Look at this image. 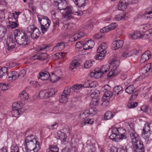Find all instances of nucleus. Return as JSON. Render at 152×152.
Here are the masks:
<instances>
[{
	"instance_id": "3c124183",
	"label": "nucleus",
	"mask_w": 152,
	"mask_h": 152,
	"mask_svg": "<svg viewBox=\"0 0 152 152\" xmlns=\"http://www.w3.org/2000/svg\"><path fill=\"white\" fill-rule=\"evenodd\" d=\"M8 89V87L6 84H0V92H1V94L3 91L7 90Z\"/></svg>"
},
{
	"instance_id": "49530a36",
	"label": "nucleus",
	"mask_w": 152,
	"mask_h": 152,
	"mask_svg": "<svg viewBox=\"0 0 152 152\" xmlns=\"http://www.w3.org/2000/svg\"><path fill=\"white\" fill-rule=\"evenodd\" d=\"M84 34L83 32H80L78 34H76L75 35V37L73 39V40L77 41L80 38L83 37L84 36Z\"/></svg>"
},
{
	"instance_id": "7ed1b4c3",
	"label": "nucleus",
	"mask_w": 152,
	"mask_h": 152,
	"mask_svg": "<svg viewBox=\"0 0 152 152\" xmlns=\"http://www.w3.org/2000/svg\"><path fill=\"white\" fill-rule=\"evenodd\" d=\"M26 32L34 39L38 38L40 34L39 29L34 25L29 26L27 28Z\"/></svg>"
},
{
	"instance_id": "4c0bfd02",
	"label": "nucleus",
	"mask_w": 152,
	"mask_h": 152,
	"mask_svg": "<svg viewBox=\"0 0 152 152\" xmlns=\"http://www.w3.org/2000/svg\"><path fill=\"white\" fill-rule=\"evenodd\" d=\"M58 148L56 145H53L50 146L49 148L47 149V152H58Z\"/></svg>"
},
{
	"instance_id": "423d86ee",
	"label": "nucleus",
	"mask_w": 152,
	"mask_h": 152,
	"mask_svg": "<svg viewBox=\"0 0 152 152\" xmlns=\"http://www.w3.org/2000/svg\"><path fill=\"white\" fill-rule=\"evenodd\" d=\"M55 93V89L52 88L48 90H44L39 93V96L41 99H44L50 97Z\"/></svg>"
},
{
	"instance_id": "e2e57ef3",
	"label": "nucleus",
	"mask_w": 152,
	"mask_h": 152,
	"mask_svg": "<svg viewBox=\"0 0 152 152\" xmlns=\"http://www.w3.org/2000/svg\"><path fill=\"white\" fill-rule=\"evenodd\" d=\"M10 152H19V147L17 146H12L11 148Z\"/></svg>"
},
{
	"instance_id": "a211bd4d",
	"label": "nucleus",
	"mask_w": 152,
	"mask_h": 152,
	"mask_svg": "<svg viewBox=\"0 0 152 152\" xmlns=\"http://www.w3.org/2000/svg\"><path fill=\"white\" fill-rule=\"evenodd\" d=\"M151 55L149 51H147L143 53L141 56L140 63H143L148 60Z\"/></svg>"
},
{
	"instance_id": "aec40b11",
	"label": "nucleus",
	"mask_w": 152,
	"mask_h": 152,
	"mask_svg": "<svg viewBox=\"0 0 152 152\" xmlns=\"http://www.w3.org/2000/svg\"><path fill=\"white\" fill-rule=\"evenodd\" d=\"M109 64L112 69L118 70L117 68L120 64V62L118 60L114 59L111 61L109 62Z\"/></svg>"
},
{
	"instance_id": "6e6552de",
	"label": "nucleus",
	"mask_w": 152,
	"mask_h": 152,
	"mask_svg": "<svg viewBox=\"0 0 152 152\" xmlns=\"http://www.w3.org/2000/svg\"><path fill=\"white\" fill-rule=\"evenodd\" d=\"M71 88L69 87L65 88L61 95V98L59 99L60 102L66 103L68 101V98L71 92Z\"/></svg>"
},
{
	"instance_id": "c9c22d12",
	"label": "nucleus",
	"mask_w": 152,
	"mask_h": 152,
	"mask_svg": "<svg viewBox=\"0 0 152 152\" xmlns=\"http://www.w3.org/2000/svg\"><path fill=\"white\" fill-rule=\"evenodd\" d=\"M58 134L59 139L61 141L63 142L66 141V136L65 133L61 132H59L58 133Z\"/></svg>"
},
{
	"instance_id": "ea45409f",
	"label": "nucleus",
	"mask_w": 152,
	"mask_h": 152,
	"mask_svg": "<svg viewBox=\"0 0 152 152\" xmlns=\"http://www.w3.org/2000/svg\"><path fill=\"white\" fill-rule=\"evenodd\" d=\"M79 65V64L75 60L73 61L69 65V68L71 70L76 68Z\"/></svg>"
},
{
	"instance_id": "2eb2a0df",
	"label": "nucleus",
	"mask_w": 152,
	"mask_h": 152,
	"mask_svg": "<svg viewBox=\"0 0 152 152\" xmlns=\"http://www.w3.org/2000/svg\"><path fill=\"white\" fill-rule=\"evenodd\" d=\"M19 77L18 73L16 72H12L9 73L7 76V78L10 81L16 80Z\"/></svg>"
},
{
	"instance_id": "0eeeda50",
	"label": "nucleus",
	"mask_w": 152,
	"mask_h": 152,
	"mask_svg": "<svg viewBox=\"0 0 152 152\" xmlns=\"http://www.w3.org/2000/svg\"><path fill=\"white\" fill-rule=\"evenodd\" d=\"M113 128V133H116L117 135L118 136L119 139L121 141L123 139H126V130L124 128L122 127H114Z\"/></svg>"
},
{
	"instance_id": "9d476101",
	"label": "nucleus",
	"mask_w": 152,
	"mask_h": 152,
	"mask_svg": "<svg viewBox=\"0 0 152 152\" xmlns=\"http://www.w3.org/2000/svg\"><path fill=\"white\" fill-rule=\"evenodd\" d=\"M47 46H41L37 47L36 50L38 52L42 51V52H40L39 53L40 60H44L47 58L48 55L46 53V49L47 48Z\"/></svg>"
},
{
	"instance_id": "37998d69",
	"label": "nucleus",
	"mask_w": 152,
	"mask_h": 152,
	"mask_svg": "<svg viewBox=\"0 0 152 152\" xmlns=\"http://www.w3.org/2000/svg\"><path fill=\"white\" fill-rule=\"evenodd\" d=\"M134 124L133 123H130L129 125V127H128V128L129 129V132L130 133V137H131V134H137L136 133L134 130ZM134 136V134H133Z\"/></svg>"
},
{
	"instance_id": "cd10ccee",
	"label": "nucleus",
	"mask_w": 152,
	"mask_h": 152,
	"mask_svg": "<svg viewBox=\"0 0 152 152\" xmlns=\"http://www.w3.org/2000/svg\"><path fill=\"white\" fill-rule=\"evenodd\" d=\"M65 46V44L64 42H60L57 44L53 48V50H61L64 49Z\"/></svg>"
},
{
	"instance_id": "f8f14e48",
	"label": "nucleus",
	"mask_w": 152,
	"mask_h": 152,
	"mask_svg": "<svg viewBox=\"0 0 152 152\" xmlns=\"http://www.w3.org/2000/svg\"><path fill=\"white\" fill-rule=\"evenodd\" d=\"M37 17L40 25H50L51 21L47 16L39 15Z\"/></svg>"
},
{
	"instance_id": "20e7f679",
	"label": "nucleus",
	"mask_w": 152,
	"mask_h": 152,
	"mask_svg": "<svg viewBox=\"0 0 152 152\" xmlns=\"http://www.w3.org/2000/svg\"><path fill=\"white\" fill-rule=\"evenodd\" d=\"M131 134L132 142L133 146L134 149L138 148L145 149L144 146L142 142L139 139V137L137 134Z\"/></svg>"
},
{
	"instance_id": "2f4dec72",
	"label": "nucleus",
	"mask_w": 152,
	"mask_h": 152,
	"mask_svg": "<svg viewBox=\"0 0 152 152\" xmlns=\"http://www.w3.org/2000/svg\"><path fill=\"white\" fill-rule=\"evenodd\" d=\"M21 111L20 110H19L12 108L11 113L13 116L18 118L19 115L21 114Z\"/></svg>"
},
{
	"instance_id": "f3484780",
	"label": "nucleus",
	"mask_w": 152,
	"mask_h": 152,
	"mask_svg": "<svg viewBox=\"0 0 152 152\" xmlns=\"http://www.w3.org/2000/svg\"><path fill=\"white\" fill-rule=\"evenodd\" d=\"M38 78L42 80H46L50 78V75L47 72H42L38 75Z\"/></svg>"
},
{
	"instance_id": "774afa93",
	"label": "nucleus",
	"mask_w": 152,
	"mask_h": 152,
	"mask_svg": "<svg viewBox=\"0 0 152 152\" xmlns=\"http://www.w3.org/2000/svg\"><path fill=\"white\" fill-rule=\"evenodd\" d=\"M109 29L108 26H106L104 27L100 30L101 33H104L110 31Z\"/></svg>"
},
{
	"instance_id": "1a4fd4ad",
	"label": "nucleus",
	"mask_w": 152,
	"mask_h": 152,
	"mask_svg": "<svg viewBox=\"0 0 152 152\" xmlns=\"http://www.w3.org/2000/svg\"><path fill=\"white\" fill-rule=\"evenodd\" d=\"M96 113V109L95 108H91L88 110H86L80 114V117L84 119L85 118L90 116H93Z\"/></svg>"
},
{
	"instance_id": "0e129e2a",
	"label": "nucleus",
	"mask_w": 152,
	"mask_h": 152,
	"mask_svg": "<svg viewBox=\"0 0 152 152\" xmlns=\"http://www.w3.org/2000/svg\"><path fill=\"white\" fill-rule=\"evenodd\" d=\"M9 23L10 24V27L11 28H14L18 26L17 23L15 21L13 22L9 21Z\"/></svg>"
},
{
	"instance_id": "473e14b6",
	"label": "nucleus",
	"mask_w": 152,
	"mask_h": 152,
	"mask_svg": "<svg viewBox=\"0 0 152 152\" xmlns=\"http://www.w3.org/2000/svg\"><path fill=\"white\" fill-rule=\"evenodd\" d=\"M149 65L148 64L145 65L144 67L142 68L140 71V72L141 74H145L147 73L149 71H150L149 69Z\"/></svg>"
},
{
	"instance_id": "052dcab7",
	"label": "nucleus",
	"mask_w": 152,
	"mask_h": 152,
	"mask_svg": "<svg viewBox=\"0 0 152 152\" xmlns=\"http://www.w3.org/2000/svg\"><path fill=\"white\" fill-rule=\"evenodd\" d=\"M65 56V53L63 52L57 53L54 55L55 57L56 56L58 58H61L62 57L64 56Z\"/></svg>"
},
{
	"instance_id": "58836bf2",
	"label": "nucleus",
	"mask_w": 152,
	"mask_h": 152,
	"mask_svg": "<svg viewBox=\"0 0 152 152\" xmlns=\"http://www.w3.org/2000/svg\"><path fill=\"white\" fill-rule=\"evenodd\" d=\"M75 3L79 7H82L85 5V0H75Z\"/></svg>"
},
{
	"instance_id": "39448f33",
	"label": "nucleus",
	"mask_w": 152,
	"mask_h": 152,
	"mask_svg": "<svg viewBox=\"0 0 152 152\" xmlns=\"http://www.w3.org/2000/svg\"><path fill=\"white\" fill-rule=\"evenodd\" d=\"M150 125V124L148 123L145 124L142 131V136L145 140L148 142V143L151 140L150 134H152V132Z\"/></svg>"
},
{
	"instance_id": "f257e3e1",
	"label": "nucleus",
	"mask_w": 152,
	"mask_h": 152,
	"mask_svg": "<svg viewBox=\"0 0 152 152\" xmlns=\"http://www.w3.org/2000/svg\"><path fill=\"white\" fill-rule=\"evenodd\" d=\"M23 145L26 152H38L40 148L39 142L32 135L25 137Z\"/></svg>"
},
{
	"instance_id": "412c9836",
	"label": "nucleus",
	"mask_w": 152,
	"mask_h": 152,
	"mask_svg": "<svg viewBox=\"0 0 152 152\" xmlns=\"http://www.w3.org/2000/svg\"><path fill=\"white\" fill-rule=\"evenodd\" d=\"M14 34L15 40L16 39L18 38H20L22 37L26 34L21 30L18 29L15 30Z\"/></svg>"
},
{
	"instance_id": "13d9d810",
	"label": "nucleus",
	"mask_w": 152,
	"mask_h": 152,
	"mask_svg": "<svg viewBox=\"0 0 152 152\" xmlns=\"http://www.w3.org/2000/svg\"><path fill=\"white\" fill-rule=\"evenodd\" d=\"M58 124L57 123H55L53 124L50 125H48L47 126L50 129H56L58 127Z\"/></svg>"
},
{
	"instance_id": "bf43d9fd",
	"label": "nucleus",
	"mask_w": 152,
	"mask_h": 152,
	"mask_svg": "<svg viewBox=\"0 0 152 152\" xmlns=\"http://www.w3.org/2000/svg\"><path fill=\"white\" fill-rule=\"evenodd\" d=\"M86 42H87V44L88 45V47H89L90 49L93 48L94 45L95 43L94 41L91 40L87 41Z\"/></svg>"
},
{
	"instance_id": "ddd939ff",
	"label": "nucleus",
	"mask_w": 152,
	"mask_h": 152,
	"mask_svg": "<svg viewBox=\"0 0 152 152\" xmlns=\"http://www.w3.org/2000/svg\"><path fill=\"white\" fill-rule=\"evenodd\" d=\"M130 3L129 0H121L118 3V9L121 11H124L127 8V6Z\"/></svg>"
},
{
	"instance_id": "72a5a7b5",
	"label": "nucleus",
	"mask_w": 152,
	"mask_h": 152,
	"mask_svg": "<svg viewBox=\"0 0 152 152\" xmlns=\"http://www.w3.org/2000/svg\"><path fill=\"white\" fill-rule=\"evenodd\" d=\"M126 17V14L122 13L116 15L115 16V19L117 20H120L124 19Z\"/></svg>"
},
{
	"instance_id": "7c9ffc66",
	"label": "nucleus",
	"mask_w": 152,
	"mask_h": 152,
	"mask_svg": "<svg viewBox=\"0 0 152 152\" xmlns=\"http://www.w3.org/2000/svg\"><path fill=\"white\" fill-rule=\"evenodd\" d=\"M135 90V88L133 85H130L128 86L125 89L126 92L129 94H132Z\"/></svg>"
},
{
	"instance_id": "4468645a",
	"label": "nucleus",
	"mask_w": 152,
	"mask_h": 152,
	"mask_svg": "<svg viewBox=\"0 0 152 152\" xmlns=\"http://www.w3.org/2000/svg\"><path fill=\"white\" fill-rule=\"evenodd\" d=\"M5 44L8 50L13 48L15 46V40L11 37H9L7 39Z\"/></svg>"
},
{
	"instance_id": "b1692460",
	"label": "nucleus",
	"mask_w": 152,
	"mask_h": 152,
	"mask_svg": "<svg viewBox=\"0 0 152 152\" xmlns=\"http://www.w3.org/2000/svg\"><path fill=\"white\" fill-rule=\"evenodd\" d=\"M85 119L83 121H82L80 123V126L81 127L83 126L86 124L89 125L92 124L94 122V120L93 119H89L88 118H85Z\"/></svg>"
},
{
	"instance_id": "6e6d98bb",
	"label": "nucleus",
	"mask_w": 152,
	"mask_h": 152,
	"mask_svg": "<svg viewBox=\"0 0 152 152\" xmlns=\"http://www.w3.org/2000/svg\"><path fill=\"white\" fill-rule=\"evenodd\" d=\"M99 97L97 98H94L93 97L91 101V103L93 105L96 106L97 105L98 103L99 100Z\"/></svg>"
},
{
	"instance_id": "5fc2aeb1",
	"label": "nucleus",
	"mask_w": 152,
	"mask_h": 152,
	"mask_svg": "<svg viewBox=\"0 0 152 152\" xmlns=\"http://www.w3.org/2000/svg\"><path fill=\"white\" fill-rule=\"evenodd\" d=\"M5 11V9L0 10V22H2L5 19V13L4 12Z\"/></svg>"
},
{
	"instance_id": "79ce46f5",
	"label": "nucleus",
	"mask_w": 152,
	"mask_h": 152,
	"mask_svg": "<svg viewBox=\"0 0 152 152\" xmlns=\"http://www.w3.org/2000/svg\"><path fill=\"white\" fill-rule=\"evenodd\" d=\"M103 75V74L101 73V72L100 70L98 71H95L94 72H91L90 74L91 76H92L93 75L95 78H99Z\"/></svg>"
},
{
	"instance_id": "a19ab883",
	"label": "nucleus",
	"mask_w": 152,
	"mask_h": 152,
	"mask_svg": "<svg viewBox=\"0 0 152 152\" xmlns=\"http://www.w3.org/2000/svg\"><path fill=\"white\" fill-rule=\"evenodd\" d=\"M8 72V69L6 67H3L1 68H0V78L6 75Z\"/></svg>"
},
{
	"instance_id": "9b49d317",
	"label": "nucleus",
	"mask_w": 152,
	"mask_h": 152,
	"mask_svg": "<svg viewBox=\"0 0 152 152\" xmlns=\"http://www.w3.org/2000/svg\"><path fill=\"white\" fill-rule=\"evenodd\" d=\"M16 43L19 45L24 46L28 44V39L27 34L15 40Z\"/></svg>"
},
{
	"instance_id": "a18cd8bd",
	"label": "nucleus",
	"mask_w": 152,
	"mask_h": 152,
	"mask_svg": "<svg viewBox=\"0 0 152 152\" xmlns=\"http://www.w3.org/2000/svg\"><path fill=\"white\" fill-rule=\"evenodd\" d=\"M94 63V61L91 60L87 61L84 63V67L87 69L89 68L92 66Z\"/></svg>"
},
{
	"instance_id": "a878e982",
	"label": "nucleus",
	"mask_w": 152,
	"mask_h": 152,
	"mask_svg": "<svg viewBox=\"0 0 152 152\" xmlns=\"http://www.w3.org/2000/svg\"><path fill=\"white\" fill-rule=\"evenodd\" d=\"M7 31L6 28L4 26L0 25V38H3Z\"/></svg>"
},
{
	"instance_id": "6ab92c4d",
	"label": "nucleus",
	"mask_w": 152,
	"mask_h": 152,
	"mask_svg": "<svg viewBox=\"0 0 152 152\" xmlns=\"http://www.w3.org/2000/svg\"><path fill=\"white\" fill-rule=\"evenodd\" d=\"M124 42L121 40H117L113 43L112 47L114 50H117L122 47Z\"/></svg>"
},
{
	"instance_id": "f704fd0d",
	"label": "nucleus",
	"mask_w": 152,
	"mask_h": 152,
	"mask_svg": "<svg viewBox=\"0 0 152 152\" xmlns=\"http://www.w3.org/2000/svg\"><path fill=\"white\" fill-rule=\"evenodd\" d=\"M114 116L112 112L110 111H107L104 115V119L106 120L111 119Z\"/></svg>"
},
{
	"instance_id": "09e8293b",
	"label": "nucleus",
	"mask_w": 152,
	"mask_h": 152,
	"mask_svg": "<svg viewBox=\"0 0 152 152\" xmlns=\"http://www.w3.org/2000/svg\"><path fill=\"white\" fill-rule=\"evenodd\" d=\"M132 56V53L131 52L130 50H126L123 52L122 56L124 58L129 57Z\"/></svg>"
},
{
	"instance_id": "de8ad7c7",
	"label": "nucleus",
	"mask_w": 152,
	"mask_h": 152,
	"mask_svg": "<svg viewBox=\"0 0 152 152\" xmlns=\"http://www.w3.org/2000/svg\"><path fill=\"white\" fill-rule=\"evenodd\" d=\"M98 53L99 54L94 56L95 58L96 59L102 60L104 58V54L106 53L98 52Z\"/></svg>"
},
{
	"instance_id": "864d4df0",
	"label": "nucleus",
	"mask_w": 152,
	"mask_h": 152,
	"mask_svg": "<svg viewBox=\"0 0 152 152\" xmlns=\"http://www.w3.org/2000/svg\"><path fill=\"white\" fill-rule=\"evenodd\" d=\"M50 78L51 81L53 82H55L60 79V77H58L57 76L54 74L53 73H52L51 75H50Z\"/></svg>"
},
{
	"instance_id": "c756f323",
	"label": "nucleus",
	"mask_w": 152,
	"mask_h": 152,
	"mask_svg": "<svg viewBox=\"0 0 152 152\" xmlns=\"http://www.w3.org/2000/svg\"><path fill=\"white\" fill-rule=\"evenodd\" d=\"M110 68V66L108 64L103 65L100 69L101 73L103 74H106L109 71Z\"/></svg>"
},
{
	"instance_id": "c03bdc74",
	"label": "nucleus",
	"mask_w": 152,
	"mask_h": 152,
	"mask_svg": "<svg viewBox=\"0 0 152 152\" xmlns=\"http://www.w3.org/2000/svg\"><path fill=\"white\" fill-rule=\"evenodd\" d=\"M50 25H40L41 31L43 34L45 33L49 29Z\"/></svg>"
},
{
	"instance_id": "4d7b16f0",
	"label": "nucleus",
	"mask_w": 152,
	"mask_h": 152,
	"mask_svg": "<svg viewBox=\"0 0 152 152\" xmlns=\"http://www.w3.org/2000/svg\"><path fill=\"white\" fill-rule=\"evenodd\" d=\"M83 87V85L81 84H76L72 86V89L75 92L77 91V90L80 89Z\"/></svg>"
},
{
	"instance_id": "f03ea898",
	"label": "nucleus",
	"mask_w": 152,
	"mask_h": 152,
	"mask_svg": "<svg viewBox=\"0 0 152 152\" xmlns=\"http://www.w3.org/2000/svg\"><path fill=\"white\" fill-rule=\"evenodd\" d=\"M64 4L63 3L62 5L60 6H59L58 8L60 11V12L62 13L63 16L64 17L66 18V16L69 17L71 14H73L77 15H81V13H82V12L80 11H72V7L68 6L65 7V6Z\"/></svg>"
},
{
	"instance_id": "603ef678",
	"label": "nucleus",
	"mask_w": 152,
	"mask_h": 152,
	"mask_svg": "<svg viewBox=\"0 0 152 152\" xmlns=\"http://www.w3.org/2000/svg\"><path fill=\"white\" fill-rule=\"evenodd\" d=\"M144 17L145 19H146L152 18V10L145 13L144 15Z\"/></svg>"
},
{
	"instance_id": "4be33fe9",
	"label": "nucleus",
	"mask_w": 152,
	"mask_h": 152,
	"mask_svg": "<svg viewBox=\"0 0 152 152\" xmlns=\"http://www.w3.org/2000/svg\"><path fill=\"white\" fill-rule=\"evenodd\" d=\"M28 98V94L24 91L21 92L18 96V98L19 99L23 101H27Z\"/></svg>"
},
{
	"instance_id": "69168bd1",
	"label": "nucleus",
	"mask_w": 152,
	"mask_h": 152,
	"mask_svg": "<svg viewBox=\"0 0 152 152\" xmlns=\"http://www.w3.org/2000/svg\"><path fill=\"white\" fill-rule=\"evenodd\" d=\"M117 26V25L116 23H112L110 25H108V27L110 31L113 30L116 28Z\"/></svg>"
},
{
	"instance_id": "c85d7f7f",
	"label": "nucleus",
	"mask_w": 152,
	"mask_h": 152,
	"mask_svg": "<svg viewBox=\"0 0 152 152\" xmlns=\"http://www.w3.org/2000/svg\"><path fill=\"white\" fill-rule=\"evenodd\" d=\"M123 88L122 86H117L115 87L113 89L114 94L115 95H117L121 94L122 92Z\"/></svg>"
},
{
	"instance_id": "338daca9",
	"label": "nucleus",
	"mask_w": 152,
	"mask_h": 152,
	"mask_svg": "<svg viewBox=\"0 0 152 152\" xmlns=\"http://www.w3.org/2000/svg\"><path fill=\"white\" fill-rule=\"evenodd\" d=\"M137 103L135 102L134 103H129L128 104V107L130 108H133L137 106Z\"/></svg>"
},
{
	"instance_id": "8fccbe9b",
	"label": "nucleus",
	"mask_w": 152,
	"mask_h": 152,
	"mask_svg": "<svg viewBox=\"0 0 152 152\" xmlns=\"http://www.w3.org/2000/svg\"><path fill=\"white\" fill-rule=\"evenodd\" d=\"M111 89L110 87L108 85H106L104 86L102 88L101 91L104 93H107V92L110 91Z\"/></svg>"
},
{
	"instance_id": "e433bc0d",
	"label": "nucleus",
	"mask_w": 152,
	"mask_h": 152,
	"mask_svg": "<svg viewBox=\"0 0 152 152\" xmlns=\"http://www.w3.org/2000/svg\"><path fill=\"white\" fill-rule=\"evenodd\" d=\"M23 105V103H21L20 102H15L12 104V108L17 109V110H19L21 108V107Z\"/></svg>"
},
{
	"instance_id": "5701e85b",
	"label": "nucleus",
	"mask_w": 152,
	"mask_h": 152,
	"mask_svg": "<svg viewBox=\"0 0 152 152\" xmlns=\"http://www.w3.org/2000/svg\"><path fill=\"white\" fill-rule=\"evenodd\" d=\"M119 72L117 70H114L111 69L110 72L107 74V78L108 79H110L113 77L115 76L118 75Z\"/></svg>"
},
{
	"instance_id": "680f3d73",
	"label": "nucleus",
	"mask_w": 152,
	"mask_h": 152,
	"mask_svg": "<svg viewBox=\"0 0 152 152\" xmlns=\"http://www.w3.org/2000/svg\"><path fill=\"white\" fill-rule=\"evenodd\" d=\"M100 92L98 90H96L93 92H92L91 94V96L92 98L94 97V98L96 97H99L98 96L99 95Z\"/></svg>"
},
{
	"instance_id": "dca6fc26",
	"label": "nucleus",
	"mask_w": 152,
	"mask_h": 152,
	"mask_svg": "<svg viewBox=\"0 0 152 152\" xmlns=\"http://www.w3.org/2000/svg\"><path fill=\"white\" fill-rule=\"evenodd\" d=\"M129 37L134 39H141L143 37V35L140 31H136L130 34Z\"/></svg>"
},
{
	"instance_id": "393cba45",
	"label": "nucleus",
	"mask_w": 152,
	"mask_h": 152,
	"mask_svg": "<svg viewBox=\"0 0 152 152\" xmlns=\"http://www.w3.org/2000/svg\"><path fill=\"white\" fill-rule=\"evenodd\" d=\"M107 47V45L106 43L103 42L100 44V46L97 49L98 52L106 53V49Z\"/></svg>"
},
{
	"instance_id": "bb28decb",
	"label": "nucleus",
	"mask_w": 152,
	"mask_h": 152,
	"mask_svg": "<svg viewBox=\"0 0 152 152\" xmlns=\"http://www.w3.org/2000/svg\"><path fill=\"white\" fill-rule=\"evenodd\" d=\"M113 129L112 128V134L109 136V138L110 139L113 140L114 141H115L117 142H119L121 141V140L119 139V136L117 135V134L114 133L113 132Z\"/></svg>"
}]
</instances>
